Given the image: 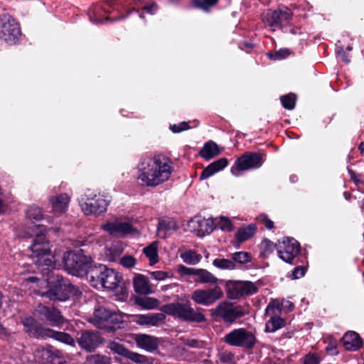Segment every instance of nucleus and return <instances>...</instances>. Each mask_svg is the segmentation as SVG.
Wrapping results in <instances>:
<instances>
[{"instance_id": "1a4fd4ad", "label": "nucleus", "mask_w": 364, "mask_h": 364, "mask_svg": "<svg viewBox=\"0 0 364 364\" xmlns=\"http://www.w3.org/2000/svg\"><path fill=\"white\" fill-rule=\"evenodd\" d=\"M75 339L80 348L87 353L95 352L105 341L100 331L87 329L78 331Z\"/></svg>"}, {"instance_id": "3c124183", "label": "nucleus", "mask_w": 364, "mask_h": 364, "mask_svg": "<svg viewBox=\"0 0 364 364\" xmlns=\"http://www.w3.org/2000/svg\"><path fill=\"white\" fill-rule=\"evenodd\" d=\"M262 254H270L273 252L274 251V242H272L271 240H269L267 238L263 239L262 242Z\"/></svg>"}, {"instance_id": "7c9ffc66", "label": "nucleus", "mask_w": 364, "mask_h": 364, "mask_svg": "<svg viewBox=\"0 0 364 364\" xmlns=\"http://www.w3.org/2000/svg\"><path fill=\"white\" fill-rule=\"evenodd\" d=\"M134 304L143 309H155L159 308L160 301L159 299L148 296H134Z\"/></svg>"}, {"instance_id": "4be33fe9", "label": "nucleus", "mask_w": 364, "mask_h": 364, "mask_svg": "<svg viewBox=\"0 0 364 364\" xmlns=\"http://www.w3.org/2000/svg\"><path fill=\"white\" fill-rule=\"evenodd\" d=\"M107 273H108L107 276H106L105 279L103 280V282L102 284V287L105 289L114 290L117 289L118 287H120L122 289L120 291L121 294H127L126 288H123L119 285V284L122 281V274L116 272L114 269H110V270L108 271Z\"/></svg>"}, {"instance_id": "a19ab883", "label": "nucleus", "mask_w": 364, "mask_h": 364, "mask_svg": "<svg viewBox=\"0 0 364 364\" xmlns=\"http://www.w3.org/2000/svg\"><path fill=\"white\" fill-rule=\"evenodd\" d=\"M213 264L222 269H234L236 267L235 264L228 259H215L213 260Z\"/></svg>"}, {"instance_id": "2eb2a0df", "label": "nucleus", "mask_w": 364, "mask_h": 364, "mask_svg": "<svg viewBox=\"0 0 364 364\" xmlns=\"http://www.w3.org/2000/svg\"><path fill=\"white\" fill-rule=\"evenodd\" d=\"M223 295L220 287L215 286L213 289L195 290L191 294V299L198 304L209 306L220 299Z\"/></svg>"}, {"instance_id": "423d86ee", "label": "nucleus", "mask_w": 364, "mask_h": 364, "mask_svg": "<svg viewBox=\"0 0 364 364\" xmlns=\"http://www.w3.org/2000/svg\"><path fill=\"white\" fill-rule=\"evenodd\" d=\"M33 315V318L37 322L52 327H61L67 321L58 309L43 304L37 306Z\"/></svg>"}, {"instance_id": "dca6fc26", "label": "nucleus", "mask_w": 364, "mask_h": 364, "mask_svg": "<svg viewBox=\"0 0 364 364\" xmlns=\"http://www.w3.org/2000/svg\"><path fill=\"white\" fill-rule=\"evenodd\" d=\"M178 272L182 276H193L194 281L198 283L215 284L218 282L215 276L204 269L190 268L180 264L178 266Z\"/></svg>"}, {"instance_id": "f257e3e1", "label": "nucleus", "mask_w": 364, "mask_h": 364, "mask_svg": "<svg viewBox=\"0 0 364 364\" xmlns=\"http://www.w3.org/2000/svg\"><path fill=\"white\" fill-rule=\"evenodd\" d=\"M47 228L44 225H36L31 223L23 228L21 236L23 238L32 239L29 247L32 252L31 257L36 259L35 264L38 266H46L48 268L55 267L57 259L51 255L49 242L46 237Z\"/></svg>"}, {"instance_id": "ea45409f", "label": "nucleus", "mask_w": 364, "mask_h": 364, "mask_svg": "<svg viewBox=\"0 0 364 364\" xmlns=\"http://www.w3.org/2000/svg\"><path fill=\"white\" fill-rule=\"evenodd\" d=\"M251 255L247 252H237L232 255V261L241 264L251 262Z\"/></svg>"}, {"instance_id": "13d9d810", "label": "nucleus", "mask_w": 364, "mask_h": 364, "mask_svg": "<svg viewBox=\"0 0 364 364\" xmlns=\"http://www.w3.org/2000/svg\"><path fill=\"white\" fill-rule=\"evenodd\" d=\"M290 55V51L287 48L280 49L274 53V57L272 55H269L270 58L274 60L282 59L288 57Z\"/></svg>"}, {"instance_id": "72a5a7b5", "label": "nucleus", "mask_w": 364, "mask_h": 364, "mask_svg": "<svg viewBox=\"0 0 364 364\" xmlns=\"http://www.w3.org/2000/svg\"><path fill=\"white\" fill-rule=\"evenodd\" d=\"M156 243V242H152L143 250V252L149 258L151 265L156 264L159 260Z\"/></svg>"}, {"instance_id": "69168bd1", "label": "nucleus", "mask_w": 364, "mask_h": 364, "mask_svg": "<svg viewBox=\"0 0 364 364\" xmlns=\"http://www.w3.org/2000/svg\"><path fill=\"white\" fill-rule=\"evenodd\" d=\"M157 9V5L154 3L151 5L146 6L144 8V10L146 11L149 13L153 14Z\"/></svg>"}, {"instance_id": "6e6d98bb", "label": "nucleus", "mask_w": 364, "mask_h": 364, "mask_svg": "<svg viewBox=\"0 0 364 364\" xmlns=\"http://www.w3.org/2000/svg\"><path fill=\"white\" fill-rule=\"evenodd\" d=\"M319 358L314 353H309L304 358V364H319Z\"/></svg>"}, {"instance_id": "49530a36", "label": "nucleus", "mask_w": 364, "mask_h": 364, "mask_svg": "<svg viewBox=\"0 0 364 364\" xmlns=\"http://www.w3.org/2000/svg\"><path fill=\"white\" fill-rule=\"evenodd\" d=\"M26 217L30 220L38 221L43 218V214L38 207H30L26 212Z\"/></svg>"}, {"instance_id": "f03ea898", "label": "nucleus", "mask_w": 364, "mask_h": 364, "mask_svg": "<svg viewBox=\"0 0 364 364\" xmlns=\"http://www.w3.org/2000/svg\"><path fill=\"white\" fill-rule=\"evenodd\" d=\"M24 331L30 337L36 338H52L71 346H75V340L68 333L57 331L37 322L33 316H27L22 320Z\"/></svg>"}, {"instance_id": "338daca9", "label": "nucleus", "mask_w": 364, "mask_h": 364, "mask_svg": "<svg viewBox=\"0 0 364 364\" xmlns=\"http://www.w3.org/2000/svg\"><path fill=\"white\" fill-rule=\"evenodd\" d=\"M326 350L331 354V355H337L338 353V350L336 349V346H328L326 347Z\"/></svg>"}, {"instance_id": "5701e85b", "label": "nucleus", "mask_w": 364, "mask_h": 364, "mask_svg": "<svg viewBox=\"0 0 364 364\" xmlns=\"http://www.w3.org/2000/svg\"><path fill=\"white\" fill-rule=\"evenodd\" d=\"M111 268L107 267L106 265L102 264H93L90 268L88 274L87 275V279L91 283H99L102 285L103 280L105 279L107 273L110 270Z\"/></svg>"}, {"instance_id": "8fccbe9b", "label": "nucleus", "mask_w": 364, "mask_h": 364, "mask_svg": "<svg viewBox=\"0 0 364 364\" xmlns=\"http://www.w3.org/2000/svg\"><path fill=\"white\" fill-rule=\"evenodd\" d=\"M217 172L223 170L228 165V160L226 158H220L210 164Z\"/></svg>"}, {"instance_id": "b1692460", "label": "nucleus", "mask_w": 364, "mask_h": 364, "mask_svg": "<svg viewBox=\"0 0 364 364\" xmlns=\"http://www.w3.org/2000/svg\"><path fill=\"white\" fill-rule=\"evenodd\" d=\"M363 346V339L355 331H347L343 336V347L350 351H356Z\"/></svg>"}, {"instance_id": "58836bf2", "label": "nucleus", "mask_w": 364, "mask_h": 364, "mask_svg": "<svg viewBox=\"0 0 364 364\" xmlns=\"http://www.w3.org/2000/svg\"><path fill=\"white\" fill-rule=\"evenodd\" d=\"M280 100L286 109L291 110L295 107L296 95L294 93H289L281 96Z\"/></svg>"}, {"instance_id": "c9c22d12", "label": "nucleus", "mask_w": 364, "mask_h": 364, "mask_svg": "<svg viewBox=\"0 0 364 364\" xmlns=\"http://www.w3.org/2000/svg\"><path fill=\"white\" fill-rule=\"evenodd\" d=\"M40 354V362L41 364H51L53 362V359L57 355H59V350H55L53 351L51 349H42L38 351Z\"/></svg>"}, {"instance_id": "2f4dec72", "label": "nucleus", "mask_w": 364, "mask_h": 364, "mask_svg": "<svg viewBox=\"0 0 364 364\" xmlns=\"http://www.w3.org/2000/svg\"><path fill=\"white\" fill-rule=\"evenodd\" d=\"M285 252H290L294 256L297 257L301 252L299 242L293 237H286L282 241Z\"/></svg>"}, {"instance_id": "a18cd8bd", "label": "nucleus", "mask_w": 364, "mask_h": 364, "mask_svg": "<svg viewBox=\"0 0 364 364\" xmlns=\"http://www.w3.org/2000/svg\"><path fill=\"white\" fill-rule=\"evenodd\" d=\"M122 253V250L118 247L107 248L105 252V257L109 262H115Z\"/></svg>"}, {"instance_id": "473e14b6", "label": "nucleus", "mask_w": 364, "mask_h": 364, "mask_svg": "<svg viewBox=\"0 0 364 364\" xmlns=\"http://www.w3.org/2000/svg\"><path fill=\"white\" fill-rule=\"evenodd\" d=\"M286 324V321L284 318L279 316H272L269 321L266 323L265 331L266 332H274L277 330L282 328Z\"/></svg>"}, {"instance_id": "aec40b11", "label": "nucleus", "mask_w": 364, "mask_h": 364, "mask_svg": "<svg viewBox=\"0 0 364 364\" xmlns=\"http://www.w3.org/2000/svg\"><path fill=\"white\" fill-rule=\"evenodd\" d=\"M111 310L100 306L95 309L94 311L95 325L97 328L105 329L107 333H113L116 331L117 329L121 328V326L115 327L114 326H111L109 324H105V323H107L109 320V317L111 315Z\"/></svg>"}, {"instance_id": "9b49d317", "label": "nucleus", "mask_w": 364, "mask_h": 364, "mask_svg": "<svg viewBox=\"0 0 364 364\" xmlns=\"http://www.w3.org/2000/svg\"><path fill=\"white\" fill-rule=\"evenodd\" d=\"M211 316L213 319L222 318L225 322L232 323L246 314L241 306H234L232 303L223 301L215 309H211Z\"/></svg>"}, {"instance_id": "6e6552de", "label": "nucleus", "mask_w": 364, "mask_h": 364, "mask_svg": "<svg viewBox=\"0 0 364 364\" xmlns=\"http://www.w3.org/2000/svg\"><path fill=\"white\" fill-rule=\"evenodd\" d=\"M264 156L261 153L245 152L235 161L234 166L231 168V173L238 176L242 171L259 168L264 163Z\"/></svg>"}, {"instance_id": "864d4df0", "label": "nucleus", "mask_w": 364, "mask_h": 364, "mask_svg": "<svg viewBox=\"0 0 364 364\" xmlns=\"http://www.w3.org/2000/svg\"><path fill=\"white\" fill-rule=\"evenodd\" d=\"M191 128L188 122H183L178 124L171 125L170 129L173 133H179L182 131L188 130Z\"/></svg>"}, {"instance_id": "a878e982", "label": "nucleus", "mask_w": 364, "mask_h": 364, "mask_svg": "<svg viewBox=\"0 0 364 364\" xmlns=\"http://www.w3.org/2000/svg\"><path fill=\"white\" fill-rule=\"evenodd\" d=\"M134 341L138 347L149 352L156 350L159 344V338L148 334L136 335Z\"/></svg>"}, {"instance_id": "4468645a", "label": "nucleus", "mask_w": 364, "mask_h": 364, "mask_svg": "<svg viewBox=\"0 0 364 364\" xmlns=\"http://www.w3.org/2000/svg\"><path fill=\"white\" fill-rule=\"evenodd\" d=\"M107 348L114 353L127 358L136 364H154V359L153 358L131 351L128 348H125L122 344L115 341L109 342Z\"/></svg>"}, {"instance_id": "37998d69", "label": "nucleus", "mask_w": 364, "mask_h": 364, "mask_svg": "<svg viewBox=\"0 0 364 364\" xmlns=\"http://www.w3.org/2000/svg\"><path fill=\"white\" fill-rule=\"evenodd\" d=\"M216 227H219L223 231L231 232L233 230V224L231 220L225 216H221L218 222Z\"/></svg>"}, {"instance_id": "052dcab7", "label": "nucleus", "mask_w": 364, "mask_h": 364, "mask_svg": "<svg viewBox=\"0 0 364 364\" xmlns=\"http://www.w3.org/2000/svg\"><path fill=\"white\" fill-rule=\"evenodd\" d=\"M275 309H278L279 312L281 311V309H280V306H279V303L278 300L273 299L271 301V302L269 304V305L267 306V307L266 309V314H267L269 313V310H274Z\"/></svg>"}, {"instance_id": "c85d7f7f", "label": "nucleus", "mask_w": 364, "mask_h": 364, "mask_svg": "<svg viewBox=\"0 0 364 364\" xmlns=\"http://www.w3.org/2000/svg\"><path fill=\"white\" fill-rule=\"evenodd\" d=\"M69 203V197L67 194H60L50 199V212L55 214L63 213Z\"/></svg>"}, {"instance_id": "603ef678", "label": "nucleus", "mask_w": 364, "mask_h": 364, "mask_svg": "<svg viewBox=\"0 0 364 364\" xmlns=\"http://www.w3.org/2000/svg\"><path fill=\"white\" fill-rule=\"evenodd\" d=\"M136 262V259L131 255H125L120 259V264L127 268L133 267Z\"/></svg>"}, {"instance_id": "6ab92c4d", "label": "nucleus", "mask_w": 364, "mask_h": 364, "mask_svg": "<svg viewBox=\"0 0 364 364\" xmlns=\"http://www.w3.org/2000/svg\"><path fill=\"white\" fill-rule=\"evenodd\" d=\"M102 229L115 237H123L127 234L137 232L136 228H134L130 223L112 222L107 223L102 225Z\"/></svg>"}, {"instance_id": "ddd939ff", "label": "nucleus", "mask_w": 364, "mask_h": 364, "mask_svg": "<svg viewBox=\"0 0 364 364\" xmlns=\"http://www.w3.org/2000/svg\"><path fill=\"white\" fill-rule=\"evenodd\" d=\"M292 12L287 8L284 9H268L263 15V21L270 27L283 28L292 18Z\"/></svg>"}, {"instance_id": "5fc2aeb1", "label": "nucleus", "mask_w": 364, "mask_h": 364, "mask_svg": "<svg viewBox=\"0 0 364 364\" xmlns=\"http://www.w3.org/2000/svg\"><path fill=\"white\" fill-rule=\"evenodd\" d=\"M306 271V267L304 266H297L294 268L292 272L291 279H297L301 277H303Z\"/></svg>"}, {"instance_id": "4c0bfd02", "label": "nucleus", "mask_w": 364, "mask_h": 364, "mask_svg": "<svg viewBox=\"0 0 364 364\" xmlns=\"http://www.w3.org/2000/svg\"><path fill=\"white\" fill-rule=\"evenodd\" d=\"M181 257L183 262L188 264H196L201 259V255L197 254L193 250H188L181 254Z\"/></svg>"}, {"instance_id": "79ce46f5", "label": "nucleus", "mask_w": 364, "mask_h": 364, "mask_svg": "<svg viewBox=\"0 0 364 364\" xmlns=\"http://www.w3.org/2000/svg\"><path fill=\"white\" fill-rule=\"evenodd\" d=\"M193 1L196 7L208 11L211 7L218 4V0H193Z\"/></svg>"}, {"instance_id": "680f3d73", "label": "nucleus", "mask_w": 364, "mask_h": 364, "mask_svg": "<svg viewBox=\"0 0 364 364\" xmlns=\"http://www.w3.org/2000/svg\"><path fill=\"white\" fill-rule=\"evenodd\" d=\"M262 221L268 230H272L274 228V222L271 220L266 215H262Z\"/></svg>"}, {"instance_id": "f8f14e48", "label": "nucleus", "mask_w": 364, "mask_h": 364, "mask_svg": "<svg viewBox=\"0 0 364 364\" xmlns=\"http://www.w3.org/2000/svg\"><path fill=\"white\" fill-rule=\"evenodd\" d=\"M227 296L230 299H238L245 295H250L258 291L257 287L250 281L229 280L225 284Z\"/></svg>"}, {"instance_id": "0eeeda50", "label": "nucleus", "mask_w": 364, "mask_h": 364, "mask_svg": "<svg viewBox=\"0 0 364 364\" xmlns=\"http://www.w3.org/2000/svg\"><path fill=\"white\" fill-rule=\"evenodd\" d=\"M21 31L19 23L9 14L0 17V38L9 45L18 43Z\"/></svg>"}, {"instance_id": "412c9836", "label": "nucleus", "mask_w": 364, "mask_h": 364, "mask_svg": "<svg viewBox=\"0 0 364 364\" xmlns=\"http://www.w3.org/2000/svg\"><path fill=\"white\" fill-rule=\"evenodd\" d=\"M189 225L192 226L193 230L198 232V236L210 234L216 228L213 218L205 219L200 216H196L191 219L189 222Z\"/></svg>"}, {"instance_id": "e2e57ef3", "label": "nucleus", "mask_w": 364, "mask_h": 364, "mask_svg": "<svg viewBox=\"0 0 364 364\" xmlns=\"http://www.w3.org/2000/svg\"><path fill=\"white\" fill-rule=\"evenodd\" d=\"M51 364H66V361L64 358L62 356V353L59 351V355H57L54 359H53V362Z\"/></svg>"}, {"instance_id": "0e129e2a", "label": "nucleus", "mask_w": 364, "mask_h": 364, "mask_svg": "<svg viewBox=\"0 0 364 364\" xmlns=\"http://www.w3.org/2000/svg\"><path fill=\"white\" fill-rule=\"evenodd\" d=\"M184 344L189 347L197 348L198 346V341L196 339H187Z\"/></svg>"}, {"instance_id": "20e7f679", "label": "nucleus", "mask_w": 364, "mask_h": 364, "mask_svg": "<svg viewBox=\"0 0 364 364\" xmlns=\"http://www.w3.org/2000/svg\"><path fill=\"white\" fill-rule=\"evenodd\" d=\"M62 262L65 271L78 277L88 274L90 268L93 262L90 256L86 255L82 249L68 250L64 252Z\"/></svg>"}, {"instance_id": "f3484780", "label": "nucleus", "mask_w": 364, "mask_h": 364, "mask_svg": "<svg viewBox=\"0 0 364 364\" xmlns=\"http://www.w3.org/2000/svg\"><path fill=\"white\" fill-rule=\"evenodd\" d=\"M109 202L104 196H95L93 198H88L81 204V208L85 215H100L106 212Z\"/></svg>"}, {"instance_id": "39448f33", "label": "nucleus", "mask_w": 364, "mask_h": 364, "mask_svg": "<svg viewBox=\"0 0 364 364\" xmlns=\"http://www.w3.org/2000/svg\"><path fill=\"white\" fill-rule=\"evenodd\" d=\"M170 163H171L170 159L165 156H155L152 167H148L147 170L144 168L139 178L148 186H156L168 180L172 171Z\"/></svg>"}, {"instance_id": "09e8293b", "label": "nucleus", "mask_w": 364, "mask_h": 364, "mask_svg": "<svg viewBox=\"0 0 364 364\" xmlns=\"http://www.w3.org/2000/svg\"><path fill=\"white\" fill-rule=\"evenodd\" d=\"M162 229H165L166 230L173 229L176 230L178 229V226L174 222L160 220L158 223L157 231H159L160 230Z\"/></svg>"}, {"instance_id": "a211bd4d", "label": "nucleus", "mask_w": 364, "mask_h": 364, "mask_svg": "<svg viewBox=\"0 0 364 364\" xmlns=\"http://www.w3.org/2000/svg\"><path fill=\"white\" fill-rule=\"evenodd\" d=\"M190 302L186 303H171L163 305L160 310L168 315L178 317L183 321L190 319L188 317V308L190 307Z\"/></svg>"}, {"instance_id": "f704fd0d", "label": "nucleus", "mask_w": 364, "mask_h": 364, "mask_svg": "<svg viewBox=\"0 0 364 364\" xmlns=\"http://www.w3.org/2000/svg\"><path fill=\"white\" fill-rule=\"evenodd\" d=\"M85 359L89 364H112L111 358L101 353L88 355Z\"/></svg>"}, {"instance_id": "774afa93", "label": "nucleus", "mask_w": 364, "mask_h": 364, "mask_svg": "<svg viewBox=\"0 0 364 364\" xmlns=\"http://www.w3.org/2000/svg\"><path fill=\"white\" fill-rule=\"evenodd\" d=\"M358 149L360 150V153L363 154L364 152V141L361 142L358 146Z\"/></svg>"}, {"instance_id": "bb28decb", "label": "nucleus", "mask_w": 364, "mask_h": 364, "mask_svg": "<svg viewBox=\"0 0 364 364\" xmlns=\"http://www.w3.org/2000/svg\"><path fill=\"white\" fill-rule=\"evenodd\" d=\"M257 230V227L255 223H251L246 227L239 228L235 235L236 242L233 243V245L236 248H239L241 243L250 240L255 235Z\"/></svg>"}, {"instance_id": "393cba45", "label": "nucleus", "mask_w": 364, "mask_h": 364, "mask_svg": "<svg viewBox=\"0 0 364 364\" xmlns=\"http://www.w3.org/2000/svg\"><path fill=\"white\" fill-rule=\"evenodd\" d=\"M133 321L140 326H157L159 322L165 320L166 316L163 313L149 314L132 315Z\"/></svg>"}, {"instance_id": "cd10ccee", "label": "nucleus", "mask_w": 364, "mask_h": 364, "mask_svg": "<svg viewBox=\"0 0 364 364\" xmlns=\"http://www.w3.org/2000/svg\"><path fill=\"white\" fill-rule=\"evenodd\" d=\"M223 149H220L215 142L210 140L204 144L203 146L199 151V155L205 160L209 161L220 154Z\"/></svg>"}, {"instance_id": "e433bc0d", "label": "nucleus", "mask_w": 364, "mask_h": 364, "mask_svg": "<svg viewBox=\"0 0 364 364\" xmlns=\"http://www.w3.org/2000/svg\"><path fill=\"white\" fill-rule=\"evenodd\" d=\"M188 317H189L190 319L186 320V322L190 323H203L207 320L205 316L199 311V309H197L196 311L191 306L188 308Z\"/></svg>"}, {"instance_id": "de8ad7c7", "label": "nucleus", "mask_w": 364, "mask_h": 364, "mask_svg": "<svg viewBox=\"0 0 364 364\" xmlns=\"http://www.w3.org/2000/svg\"><path fill=\"white\" fill-rule=\"evenodd\" d=\"M278 256L280 259H282L283 261H284L287 263L294 264H296L294 262V259L296 257V256H294L292 253L290 252H285L284 250H278Z\"/></svg>"}, {"instance_id": "bf43d9fd", "label": "nucleus", "mask_w": 364, "mask_h": 364, "mask_svg": "<svg viewBox=\"0 0 364 364\" xmlns=\"http://www.w3.org/2000/svg\"><path fill=\"white\" fill-rule=\"evenodd\" d=\"M150 275L156 280H163L169 277V273L164 271L149 272Z\"/></svg>"}, {"instance_id": "7ed1b4c3", "label": "nucleus", "mask_w": 364, "mask_h": 364, "mask_svg": "<svg viewBox=\"0 0 364 364\" xmlns=\"http://www.w3.org/2000/svg\"><path fill=\"white\" fill-rule=\"evenodd\" d=\"M82 293L79 288L71 284L68 279L57 276L48 281V289L43 296L51 301H65L70 298H80Z\"/></svg>"}, {"instance_id": "4d7b16f0", "label": "nucleus", "mask_w": 364, "mask_h": 364, "mask_svg": "<svg viewBox=\"0 0 364 364\" xmlns=\"http://www.w3.org/2000/svg\"><path fill=\"white\" fill-rule=\"evenodd\" d=\"M216 171H215L214 168L211 166L210 164L207 167H205L200 176V180L203 181L208 177L213 176L214 173H215Z\"/></svg>"}, {"instance_id": "9d476101", "label": "nucleus", "mask_w": 364, "mask_h": 364, "mask_svg": "<svg viewBox=\"0 0 364 364\" xmlns=\"http://www.w3.org/2000/svg\"><path fill=\"white\" fill-rule=\"evenodd\" d=\"M224 341L232 346L243 347L251 350L254 348L257 338L252 333L245 328H237L226 334Z\"/></svg>"}, {"instance_id": "c756f323", "label": "nucleus", "mask_w": 364, "mask_h": 364, "mask_svg": "<svg viewBox=\"0 0 364 364\" xmlns=\"http://www.w3.org/2000/svg\"><path fill=\"white\" fill-rule=\"evenodd\" d=\"M134 291L139 294L148 295L153 292L149 279L142 274H137L133 281Z\"/></svg>"}, {"instance_id": "c03bdc74", "label": "nucleus", "mask_w": 364, "mask_h": 364, "mask_svg": "<svg viewBox=\"0 0 364 364\" xmlns=\"http://www.w3.org/2000/svg\"><path fill=\"white\" fill-rule=\"evenodd\" d=\"M127 316L119 311H112L107 323L117 325L124 323V316Z\"/></svg>"}]
</instances>
